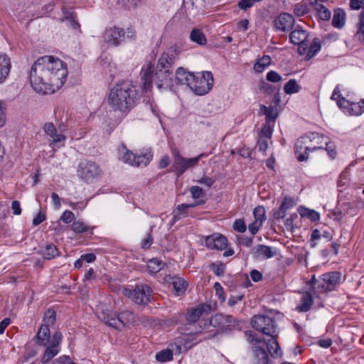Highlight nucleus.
<instances>
[{"mask_svg": "<svg viewBox=\"0 0 364 364\" xmlns=\"http://www.w3.org/2000/svg\"><path fill=\"white\" fill-rule=\"evenodd\" d=\"M67 76L68 69L65 63L53 55H44L33 64L29 78L36 92L51 94L63 86Z\"/></svg>", "mask_w": 364, "mask_h": 364, "instance_id": "obj_1", "label": "nucleus"}, {"mask_svg": "<svg viewBox=\"0 0 364 364\" xmlns=\"http://www.w3.org/2000/svg\"><path fill=\"white\" fill-rule=\"evenodd\" d=\"M251 325L254 329L261 332L263 335L269 337L267 339H262L257 336V334L252 331H245L247 341L255 345L264 342L268 353L273 358H277L282 355V350L277 340L279 334L277 325L274 318L262 314L255 315L251 319Z\"/></svg>", "mask_w": 364, "mask_h": 364, "instance_id": "obj_2", "label": "nucleus"}, {"mask_svg": "<svg viewBox=\"0 0 364 364\" xmlns=\"http://www.w3.org/2000/svg\"><path fill=\"white\" fill-rule=\"evenodd\" d=\"M141 97V92L132 81H122L109 90L107 103L114 111L127 113L136 105Z\"/></svg>", "mask_w": 364, "mask_h": 364, "instance_id": "obj_3", "label": "nucleus"}, {"mask_svg": "<svg viewBox=\"0 0 364 364\" xmlns=\"http://www.w3.org/2000/svg\"><path fill=\"white\" fill-rule=\"evenodd\" d=\"M179 53L176 47H170L159 58L154 79L159 89L173 85L172 68L178 59Z\"/></svg>", "mask_w": 364, "mask_h": 364, "instance_id": "obj_4", "label": "nucleus"}, {"mask_svg": "<svg viewBox=\"0 0 364 364\" xmlns=\"http://www.w3.org/2000/svg\"><path fill=\"white\" fill-rule=\"evenodd\" d=\"M239 326V322L233 316L216 314L208 320L200 321L198 328L196 329L195 333H201L203 330H208L210 326L218 328L215 333H228L232 328Z\"/></svg>", "mask_w": 364, "mask_h": 364, "instance_id": "obj_5", "label": "nucleus"}, {"mask_svg": "<svg viewBox=\"0 0 364 364\" xmlns=\"http://www.w3.org/2000/svg\"><path fill=\"white\" fill-rule=\"evenodd\" d=\"M213 76L211 72L198 73L193 75L188 87L198 95L207 94L213 85Z\"/></svg>", "mask_w": 364, "mask_h": 364, "instance_id": "obj_6", "label": "nucleus"}, {"mask_svg": "<svg viewBox=\"0 0 364 364\" xmlns=\"http://www.w3.org/2000/svg\"><path fill=\"white\" fill-rule=\"evenodd\" d=\"M210 310V306L208 304H199L196 308L191 309L186 314V318L188 322L189 327L181 326L178 331L181 334L186 336H192L196 334L195 333L196 329H199V325L196 326L195 323L198 321L200 317L204 313H207Z\"/></svg>", "mask_w": 364, "mask_h": 364, "instance_id": "obj_7", "label": "nucleus"}, {"mask_svg": "<svg viewBox=\"0 0 364 364\" xmlns=\"http://www.w3.org/2000/svg\"><path fill=\"white\" fill-rule=\"evenodd\" d=\"M77 175L86 183H93L101 178L102 170L95 162L87 159L82 160L77 166Z\"/></svg>", "mask_w": 364, "mask_h": 364, "instance_id": "obj_8", "label": "nucleus"}, {"mask_svg": "<svg viewBox=\"0 0 364 364\" xmlns=\"http://www.w3.org/2000/svg\"><path fill=\"white\" fill-rule=\"evenodd\" d=\"M152 290L146 284L136 285L134 289H124L123 294L135 304L146 305L150 302Z\"/></svg>", "mask_w": 364, "mask_h": 364, "instance_id": "obj_9", "label": "nucleus"}, {"mask_svg": "<svg viewBox=\"0 0 364 364\" xmlns=\"http://www.w3.org/2000/svg\"><path fill=\"white\" fill-rule=\"evenodd\" d=\"M208 156V154L202 153L196 157L191 159H186L181 156L178 151H175L173 152L174 171L178 176H180L183 174L188 168L196 166L200 159Z\"/></svg>", "mask_w": 364, "mask_h": 364, "instance_id": "obj_10", "label": "nucleus"}, {"mask_svg": "<svg viewBox=\"0 0 364 364\" xmlns=\"http://www.w3.org/2000/svg\"><path fill=\"white\" fill-rule=\"evenodd\" d=\"M341 274L338 272H331L323 274L319 279V284L316 288L321 291H333L339 284Z\"/></svg>", "mask_w": 364, "mask_h": 364, "instance_id": "obj_11", "label": "nucleus"}, {"mask_svg": "<svg viewBox=\"0 0 364 364\" xmlns=\"http://www.w3.org/2000/svg\"><path fill=\"white\" fill-rule=\"evenodd\" d=\"M309 33L302 28H295L290 35V42L294 45H297L298 53L299 55H305L309 47Z\"/></svg>", "mask_w": 364, "mask_h": 364, "instance_id": "obj_12", "label": "nucleus"}, {"mask_svg": "<svg viewBox=\"0 0 364 364\" xmlns=\"http://www.w3.org/2000/svg\"><path fill=\"white\" fill-rule=\"evenodd\" d=\"M125 33L126 32L123 28L112 26L105 29L103 38L107 43L117 46L124 41L126 38Z\"/></svg>", "mask_w": 364, "mask_h": 364, "instance_id": "obj_13", "label": "nucleus"}, {"mask_svg": "<svg viewBox=\"0 0 364 364\" xmlns=\"http://www.w3.org/2000/svg\"><path fill=\"white\" fill-rule=\"evenodd\" d=\"M310 141L309 136H306V135L301 136L296 140L294 151L299 161H306L309 159V152L311 149L313 148L309 146Z\"/></svg>", "mask_w": 364, "mask_h": 364, "instance_id": "obj_14", "label": "nucleus"}, {"mask_svg": "<svg viewBox=\"0 0 364 364\" xmlns=\"http://www.w3.org/2000/svg\"><path fill=\"white\" fill-rule=\"evenodd\" d=\"M295 23L294 16L288 13H281L273 21L276 31L282 32L290 31Z\"/></svg>", "mask_w": 364, "mask_h": 364, "instance_id": "obj_15", "label": "nucleus"}, {"mask_svg": "<svg viewBox=\"0 0 364 364\" xmlns=\"http://www.w3.org/2000/svg\"><path fill=\"white\" fill-rule=\"evenodd\" d=\"M98 317L108 326L117 329L124 326L121 315H117L115 312L110 311L108 309L103 311Z\"/></svg>", "mask_w": 364, "mask_h": 364, "instance_id": "obj_16", "label": "nucleus"}, {"mask_svg": "<svg viewBox=\"0 0 364 364\" xmlns=\"http://www.w3.org/2000/svg\"><path fill=\"white\" fill-rule=\"evenodd\" d=\"M205 245L210 250H223L228 245V240L220 234H213L205 238Z\"/></svg>", "mask_w": 364, "mask_h": 364, "instance_id": "obj_17", "label": "nucleus"}, {"mask_svg": "<svg viewBox=\"0 0 364 364\" xmlns=\"http://www.w3.org/2000/svg\"><path fill=\"white\" fill-rule=\"evenodd\" d=\"M43 129L45 132L52 138V144L58 145V147L63 146L66 137L63 134H58L55 127L53 123H46Z\"/></svg>", "mask_w": 364, "mask_h": 364, "instance_id": "obj_18", "label": "nucleus"}, {"mask_svg": "<svg viewBox=\"0 0 364 364\" xmlns=\"http://www.w3.org/2000/svg\"><path fill=\"white\" fill-rule=\"evenodd\" d=\"M277 254V249L264 245H258L255 247L254 255L257 258L270 259Z\"/></svg>", "mask_w": 364, "mask_h": 364, "instance_id": "obj_19", "label": "nucleus"}, {"mask_svg": "<svg viewBox=\"0 0 364 364\" xmlns=\"http://www.w3.org/2000/svg\"><path fill=\"white\" fill-rule=\"evenodd\" d=\"M11 67V60L9 56L6 53H0V84L4 82L8 77Z\"/></svg>", "mask_w": 364, "mask_h": 364, "instance_id": "obj_20", "label": "nucleus"}, {"mask_svg": "<svg viewBox=\"0 0 364 364\" xmlns=\"http://www.w3.org/2000/svg\"><path fill=\"white\" fill-rule=\"evenodd\" d=\"M306 136H309V139L311 141L309 142V146L313 147L311 149V151L323 149V145L328 146L327 139L323 135H319L317 133H311L310 134L306 135Z\"/></svg>", "mask_w": 364, "mask_h": 364, "instance_id": "obj_21", "label": "nucleus"}, {"mask_svg": "<svg viewBox=\"0 0 364 364\" xmlns=\"http://www.w3.org/2000/svg\"><path fill=\"white\" fill-rule=\"evenodd\" d=\"M295 205L294 200L289 197H285L282 202L279 209L276 210L274 214V218L277 220L282 219L286 215V212L289 208L294 207Z\"/></svg>", "mask_w": 364, "mask_h": 364, "instance_id": "obj_22", "label": "nucleus"}, {"mask_svg": "<svg viewBox=\"0 0 364 364\" xmlns=\"http://www.w3.org/2000/svg\"><path fill=\"white\" fill-rule=\"evenodd\" d=\"M193 73L188 72L183 68L180 67L176 71L175 81L177 85H189Z\"/></svg>", "mask_w": 364, "mask_h": 364, "instance_id": "obj_23", "label": "nucleus"}, {"mask_svg": "<svg viewBox=\"0 0 364 364\" xmlns=\"http://www.w3.org/2000/svg\"><path fill=\"white\" fill-rule=\"evenodd\" d=\"M154 69L151 65H149L146 69L141 70V80L143 82V90L144 91L150 90L153 83Z\"/></svg>", "mask_w": 364, "mask_h": 364, "instance_id": "obj_24", "label": "nucleus"}, {"mask_svg": "<svg viewBox=\"0 0 364 364\" xmlns=\"http://www.w3.org/2000/svg\"><path fill=\"white\" fill-rule=\"evenodd\" d=\"M36 343L41 346H47L50 338V331L48 326H41L36 335Z\"/></svg>", "mask_w": 364, "mask_h": 364, "instance_id": "obj_25", "label": "nucleus"}, {"mask_svg": "<svg viewBox=\"0 0 364 364\" xmlns=\"http://www.w3.org/2000/svg\"><path fill=\"white\" fill-rule=\"evenodd\" d=\"M252 348L257 364H269L270 359L264 348L259 346H254Z\"/></svg>", "mask_w": 364, "mask_h": 364, "instance_id": "obj_26", "label": "nucleus"}, {"mask_svg": "<svg viewBox=\"0 0 364 364\" xmlns=\"http://www.w3.org/2000/svg\"><path fill=\"white\" fill-rule=\"evenodd\" d=\"M259 112L262 115H265L266 121L271 123L274 122L276 119L278 117V112L277 107H267L265 105H260L259 107Z\"/></svg>", "mask_w": 364, "mask_h": 364, "instance_id": "obj_27", "label": "nucleus"}, {"mask_svg": "<svg viewBox=\"0 0 364 364\" xmlns=\"http://www.w3.org/2000/svg\"><path fill=\"white\" fill-rule=\"evenodd\" d=\"M41 255L45 259H52L58 257L60 252L53 244H48L41 250Z\"/></svg>", "mask_w": 364, "mask_h": 364, "instance_id": "obj_28", "label": "nucleus"}, {"mask_svg": "<svg viewBox=\"0 0 364 364\" xmlns=\"http://www.w3.org/2000/svg\"><path fill=\"white\" fill-rule=\"evenodd\" d=\"M314 303V298L312 295L306 292L301 299V304L296 307L299 312H307L310 310Z\"/></svg>", "mask_w": 364, "mask_h": 364, "instance_id": "obj_29", "label": "nucleus"}, {"mask_svg": "<svg viewBox=\"0 0 364 364\" xmlns=\"http://www.w3.org/2000/svg\"><path fill=\"white\" fill-rule=\"evenodd\" d=\"M346 23V13L342 9H337L334 11L332 19V25L337 28H341Z\"/></svg>", "mask_w": 364, "mask_h": 364, "instance_id": "obj_30", "label": "nucleus"}, {"mask_svg": "<svg viewBox=\"0 0 364 364\" xmlns=\"http://www.w3.org/2000/svg\"><path fill=\"white\" fill-rule=\"evenodd\" d=\"M60 352V348L55 345L50 344L47 346L41 359L43 364H46Z\"/></svg>", "mask_w": 364, "mask_h": 364, "instance_id": "obj_31", "label": "nucleus"}, {"mask_svg": "<svg viewBox=\"0 0 364 364\" xmlns=\"http://www.w3.org/2000/svg\"><path fill=\"white\" fill-rule=\"evenodd\" d=\"M153 155L151 151L143 154L136 155L134 158L133 166L140 167L147 166L152 159Z\"/></svg>", "mask_w": 364, "mask_h": 364, "instance_id": "obj_32", "label": "nucleus"}, {"mask_svg": "<svg viewBox=\"0 0 364 364\" xmlns=\"http://www.w3.org/2000/svg\"><path fill=\"white\" fill-rule=\"evenodd\" d=\"M311 4L314 6V9L318 11V16L321 20L328 21L331 18V11L322 4L318 3V0H314Z\"/></svg>", "mask_w": 364, "mask_h": 364, "instance_id": "obj_33", "label": "nucleus"}, {"mask_svg": "<svg viewBox=\"0 0 364 364\" xmlns=\"http://www.w3.org/2000/svg\"><path fill=\"white\" fill-rule=\"evenodd\" d=\"M298 212L302 218H307L312 222L318 221L320 219L319 213L314 210L300 206L298 208Z\"/></svg>", "mask_w": 364, "mask_h": 364, "instance_id": "obj_34", "label": "nucleus"}, {"mask_svg": "<svg viewBox=\"0 0 364 364\" xmlns=\"http://www.w3.org/2000/svg\"><path fill=\"white\" fill-rule=\"evenodd\" d=\"M321 48L320 39L318 38H314L313 39L312 43L309 46L306 51V60H310L317 53L320 51Z\"/></svg>", "mask_w": 364, "mask_h": 364, "instance_id": "obj_35", "label": "nucleus"}, {"mask_svg": "<svg viewBox=\"0 0 364 364\" xmlns=\"http://www.w3.org/2000/svg\"><path fill=\"white\" fill-rule=\"evenodd\" d=\"M196 338H194L193 336L191 338H186V337H182V338H178L177 339V344H176V348H177V350L178 351V353H181L182 350H183V348L184 350H189L190 348H191L194 343H192L193 340H195ZM197 343V342H195V344Z\"/></svg>", "mask_w": 364, "mask_h": 364, "instance_id": "obj_36", "label": "nucleus"}, {"mask_svg": "<svg viewBox=\"0 0 364 364\" xmlns=\"http://www.w3.org/2000/svg\"><path fill=\"white\" fill-rule=\"evenodd\" d=\"M172 281L173 289L178 295L183 294L188 287V283L180 277H173Z\"/></svg>", "mask_w": 364, "mask_h": 364, "instance_id": "obj_37", "label": "nucleus"}, {"mask_svg": "<svg viewBox=\"0 0 364 364\" xmlns=\"http://www.w3.org/2000/svg\"><path fill=\"white\" fill-rule=\"evenodd\" d=\"M272 59L269 55H264L259 58L257 61L254 64V70L257 73H262L264 70L271 64Z\"/></svg>", "mask_w": 364, "mask_h": 364, "instance_id": "obj_38", "label": "nucleus"}, {"mask_svg": "<svg viewBox=\"0 0 364 364\" xmlns=\"http://www.w3.org/2000/svg\"><path fill=\"white\" fill-rule=\"evenodd\" d=\"M164 263L157 258H152L148 261L147 268L148 270L153 274L159 272L163 269Z\"/></svg>", "mask_w": 364, "mask_h": 364, "instance_id": "obj_39", "label": "nucleus"}, {"mask_svg": "<svg viewBox=\"0 0 364 364\" xmlns=\"http://www.w3.org/2000/svg\"><path fill=\"white\" fill-rule=\"evenodd\" d=\"M190 38L199 45H205L207 42L203 33L198 28H193L191 32Z\"/></svg>", "mask_w": 364, "mask_h": 364, "instance_id": "obj_40", "label": "nucleus"}, {"mask_svg": "<svg viewBox=\"0 0 364 364\" xmlns=\"http://www.w3.org/2000/svg\"><path fill=\"white\" fill-rule=\"evenodd\" d=\"M301 86L295 79L289 80L284 87V90L287 95L298 93L301 90Z\"/></svg>", "mask_w": 364, "mask_h": 364, "instance_id": "obj_41", "label": "nucleus"}, {"mask_svg": "<svg viewBox=\"0 0 364 364\" xmlns=\"http://www.w3.org/2000/svg\"><path fill=\"white\" fill-rule=\"evenodd\" d=\"M155 358L158 362L165 363L173 360V352L170 349H165L158 352Z\"/></svg>", "mask_w": 364, "mask_h": 364, "instance_id": "obj_42", "label": "nucleus"}, {"mask_svg": "<svg viewBox=\"0 0 364 364\" xmlns=\"http://www.w3.org/2000/svg\"><path fill=\"white\" fill-rule=\"evenodd\" d=\"M56 320L55 311L51 309H48L46 311L43 317V324L42 326H46L49 328L50 326L54 325Z\"/></svg>", "mask_w": 364, "mask_h": 364, "instance_id": "obj_43", "label": "nucleus"}, {"mask_svg": "<svg viewBox=\"0 0 364 364\" xmlns=\"http://www.w3.org/2000/svg\"><path fill=\"white\" fill-rule=\"evenodd\" d=\"M187 206H186V203H182L178 205L176 209L173 211V220L176 222L183 217L187 216Z\"/></svg>", "mask_w": 364, "mask_h": 364, "instance_id": "obj_44", "label": "nucleus"}, {"mask_svg": "<svg viewBox=\"0 0 364 364\" xmlns=\"http://www.w3.org/2000/svg\"><path fill=\"white\" fill-rule=\"evenodd\" d=\"M355 36L361 42H364V10L359 14V22Z\"/></svg>", "mask_w": 364, "mask_h": 364, "instance_id": "obj_45", "label": "nucleus"}, {"mask_svg": "<svg viewBox=\"0 0 364 364\" xmlns=\"http://www.w3.org/2000/svg\"><path fill=\"white\" fill-rule=\"evenodd\" d=\"M272 125H271V123L269 122H265L262 128L261 129L259 137H262L264 139H270L272 135L273 128Z\"/></svg>", "mask_w": 364, "mask_h": 364, "instance_id": "obj_46", "label": "nucleus"}, {"mask_svg": "<svg viewBox=\"0 0 364 364\" xmlns=\"http://www.w3.org/2000/svg\"><path fill=\"white\" fill-rule=\"evenodd\" d=\"M265 209L262 205H258L256 208H255L253 210V215L254 218L255 219V221H258L261 223H263V221L265 220Z\"/></svg>", "mask_w": 364, "mask_h": 364, "instance_id": "obj_47", "label": "nucleus"}, {"mask_svg": "<svg viewBox=\"0 0 364 364\" xmlns=\"http://www.w3.org/2000/svg\"><path fill=\"white\" fill-rule=\"evenodd\" d=\"M71 229L77 233H83L89 230V227L80 220L74 221L71 225Z\"/></svg>", "mask_w": 364, "mask_h": 364, "instance_id": "obj_48", "label": "nucleus"}, {"mask_svg": "<svg viewBox=\"0 0 364 364\" xmlns=\"http://www.w3.org/2000/svg\"><path fill=\"white\" fill-rule=\"evenodd\" d=\"M259 89L267 94H272L276 90H277L275 86L270 85L269 83L265 82L264 80L259 81Z\"/></svg>", "mask_w": 364, "mask_h": 364, "instance_id": "obj_49", "label": "nucleus"}, {"mask_svg": "<svg viewBox=\"0 0 364 364\" xmlns=\"http://www.w3.org/2000/svg\"><path fill=\"white\" fill-rule=\"evenodd\" d=\"M266 79L267 81L277 83L282 81V76L274 70H270L267 73Z\"/></svg>", "mask_w": 364, "mask_h": 364, "instance_id": "obj_50", "label": "nucleus"}, {"mask_svg": "<svg viewBox=\"0 0 364 364\" xmlns=\"http://www.w3.org/2000/svg\"><path fill=\"white\" fill-rule=\"evenodd\" d=\"M154 228V225L151 226L149 232L146 235V237L141 241V247L143 249H148L151 247L153 243V237L151 232Z\"/></svg>", "mask_w": 364, "mask_h": 364, "instance_id": "obj_51", "label": "nucleus"}, {"mask_svg": "<svg viewBox=\"0 0 364 364\" xmlns=\"http://www.w3.org/2000/svg\"><path fill=\"white\" fill-rule=\"evenodd\" d=\"M210 268L213 271L216 276L220 277L224 274L225 267L223 263H220V264L211 263L210 264Z\"/></svg>", "mask_w": 364, "mask_h": 364, "instance_id": "obj_52", "label": "nucleus"}, {"mask_svg": "<svg viewBox=\"0 0 364 364\" xmlns=\"http://www.w3.org/2000/svg\"><path fill=\"white\" fill-rule=\"evenodd\" d=\"M351 109L352 112L356 114L359 115L364 112V100H361L358 103L351 104Z\"/></svg>", "mask_w": 364, "mask_h": 364, "instance_id": "obj_53", "label": "nucleus"}, {"mask_svg": "<svg viewBox=\"0 0 364 364\" xmlns=\"http://www.w3.org/2000/svg\"><path fill=\"white\" fill-rule=\"evenodd\" d=\"M232 228L235 231L241 233L245 232L247 228L245 223L242 219L235 220L233 223Z\"/></svg>", "mask_w": 364, "mask_h": 364, "instance_id": "obj_54", "label": "nucleus"}, {"mask_svg": "<svg viewBox=\"0 0 364 364\" xmlns=\"http://www.w3.org/2000/svg\"><path fill=\"white\" fill-rule=\"evenodd\" d=\"M190 192L193 199H200L204 196L202 188L197 186H192L190 188Z\"/></svg>", "mask_w": 364, "mask_h": 364, "instance_id": "obj_55", "label": "nucleus"}, {"mask_svg": "<svg viewBox=\"0 0 364 364\" xmlns=\"http://www.w3.org/2000/svg\"><path fill=\"white\" fill-rule=\"evenodd\" d=\"M74 213L70 210H65L61 215L60 220L65 223H70L74 219Z\"/></svg>", "mask_w": 364, "mask_h": 364, "instance_id": "obj_56", "label": "nucleus"}, {"mask_svg": "<svg viewBox=\"0 0 364 364\" xmlns=\"http://www.w3.org/2000/svg\"><path fill=\"white\" fill-rule=\"evenodd\" d=\"M64 21L67 22L68 26L72 29L77 31L78 33H81L80 25L77 21L76 17L70 18V19H67Z\"/></svg>", "mask_w": 364, "mask_h": 364, "instance_id": "obj_57", "label": "nucleus"}, {"mask_svg": "<svg viewBox=\"0 0 364 364\" xmlns=\"http://www.w3.org/2000/svg\"><path fill=\"white\" fill-rule=\"evenodd\" d=\"M62 11L63 17L61 18V21L63 22L67 19H70V18L76 17V14L73 9H67L65 7H63Z\"/></svg>", "mask_w": 364, "mask_h": 364, "instance_id": "obj_58", "label": "nucleus"}, {"mask_svg": "<svg viewBox=\"0 0 364 364\" xmlns=\"http://www.w3.org/2000/svg\"><path fill=\"white\" fill-rule=\"evenodd\" d=\"M256 1H257V0H241L239 1L237 6L240 9L245 11L253 6Z\"/></svg>", "mask_w": 364, "mask_h": 364, "instance_id": "obj_59", "label": "nucleus"}, {"mask_svg": "<svg viewBox=\"0 0 364 364\" xmlns=\"http://www.w3.org/2000/svg\"><path fill=\"white\" fill-rule=\"evenodd\" d=\"M349 6L352 10H364V0H350Z\"/></svg>", "mask_w": 364, "mask_h": 364, "instance_id": "obj_60", "label": "nucleus"}, {"mask_svg": "<svg viewBox=\"0 0 364 364\" xmlns=\"http://www.w3.org/2000/svg\"><path fill=\"white\" fill-rule=\"evenodd\" d=\"M268 139H264L262 137H259L257 143V147L259 151H266L268 148Z\"/></svg>", "mask_w": 364, "mask_h": 364, "instance_id": "obj_61", "label": "nucleus"}, {"mask_svg": "<svg viewBox=\"0 0 364 364\" xmlns=\"http://www.w3.org/2000/svg\"><path fill=\"white\" fill-rule=\"evenodd\" d=\"M307 7L306 5L298 4L294 9V14L297 16H302L307 13Z\"/></svg>", "mask_w": 364, "mask_h": 364, "instance_id": "obj_62", "label": "nucleus"}, {"mask_svg": "<svg viewBox=\"0 0 364 364\" xmlns=\"http://www.w3.org/2000/svg\"><path fill=\"white\" fill-rule=\"evenodd\" d=\"M135 154H134L132 152L129 151L128 150H126L125 153L124 154L122 159L123 161L125 163H127L132 166H133L134 164V158H135Z\"/></svg>", "mask_w": 364, "mask_h": 364, "instance_id": "obj_63", "label": "nucleus"}, {"mask_svg": "<svg viewBox=\"0 0 364 364\" xmlns=\"http://www.w3.org/2000/svg\"><path fill=\"white\" fill-rule=\"evenodd\" d=\"M46 220V214L41 211H39V213L37 214L36 217L33 219V225L34 226L38 225L43 221Z\"/></svg>", "mask_w": 364, "mask_h": 364, "instance_id": "obj_64", "label": "nucleus"}]
</instances>
